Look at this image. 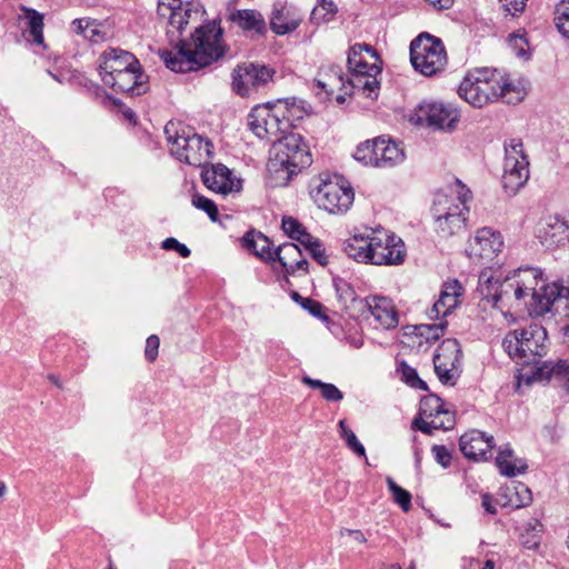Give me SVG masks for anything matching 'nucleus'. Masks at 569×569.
I'll return each mask as SVG.
<instances>
[{
	"label": "nucleus",
	"instance_id": "1",
	"mask_svg": "<svg viewBox=\"0 0 569 569\" xmlns=\"http://www.w3.org/2000/svg\"><path fill=\"white\" fill-rule=\"evenodd\" d=\"M158 14L168 18L167 37L171 49H160L159 58L173 72L198 71L213 62V20L198 26L189 38L184 27L198 10L188 0H158Z\"/></svg>",
	"mask_w": 569,
	"mask_h": 569
},
{
	"label": "nucleus",
	"instance_id": "2",
	"mask_svg": "<svg viewBox=\"0 0 569 569\" xmlns=\"http://www.w3.org/2000/svg\"><path fill=\"white\" fill-rule=\"evenodd\" d=\"M478 289L485 299L501 311L523 307L531 316L549 312L556 299V284H546L541 270L536 268H519L505 278L482 272Z\"/></svg>",
	"mask_w": 569,
	"mask_h": 569
},
{
	"label": "nucleus",
	"instance_id": "3",
	"mask_svg": "<svg viewBox=\"0 0 569 569\" xmlns=\"http://www.w3.org/2000/svg\"><path fill=\"white\" fill-rule=\"evenodd\" d=\"M458 94L476 108L498 99L516 104L525 98L523 90L505 71L490 68L469 70L458 88Z\"/></svg>",
	"mask_w": 569,
	"mask_h": 569
},
{
	"label": "nucleus",
	"instance_id": "4",
	"mask_svg": "<svg viewBox=\"0 0 569 569\" xmlns=\"http://www.w3.org/2000/svg\"><path fill=\"white\" fill-rule=\"evenodd\" d=\"M164 134L170 153L179 161L201 168L202 183L213 191V164L211 162V141L194 133L180 121H169Z\"/></svg>",
	"mask_w": 569,
	"mask_h": 569
},
{
	"label": "nucleus",
	"instance_id": "5",
	"mask_svg": "<svg viewBox=\"0 0 569 569\" xmlns=\"http://www.w3.org/2000/svg\"><path fill=\"white\" fill-rule=\"evenodd\" d=\"M348 84L352 90L370 99H377L380 90L378 76L381 74V60L375 49L366 43H356L348 52Z\"/></svg>",
	"mask_w": 569,
	"mask_h": 569
},
{
	"label": "nucleus",
	"instance_id": "6",
	"mask_svg": "<svg viewBox=\"0 0 569 569\" xmlns=\"http://www.w3.org/2000/svg\"><path fill=\"white\" fill-rule=\"evenodd\" d=\"M502 347L518 365H538L548 351L547 330L540 323L531 322L509 331L502 340Z\"/></svg>",
	"mask_w": 569,
	"mask_h": 569
},
{
	"label": "nucleus",
	"instance_id": "7",
	"mask_svg": "<svg viewBox=\"0 0 569 569\" xmlns=\"http://www.w3.org/2000/svg\"><path fill=\"white\" fill-rule=\"evenodd\" d=\"M311 163L309 146L300 134L289 131L279 141L272 143L268 169L271 172L286 173L282 178L286 183Z\"/></svg>",
	"mask_w": 569,
	"mask_h": 569
},
{
	"label": "nucleus",
	"instance_id": "8",
	"mask_svg": "<svg viewBox=\"0 0 569 569\" xmlns=\"http://www.w3.org/2000/svg\"><path fill=\"white\" fill-rule=\"evenodd\" d=\"M310 196L319 209L330 214H345L355 200V191L343 177L320 173L311 181Z\"/></svg>",
	"mask_w": 569,
	"mask_h": 569
},
{
	"label": "nucleus",
	"instance_id": "9",
	"mask_svg": "<svg viewBox=\"0 0 569 569\" xmlns=\"http://www.w3.org/2000/svg\"><path fill=\"white\" fill-rule=\"evenodd\" d=\"M457 198L446 194L437 196L432 214L436 220V229L443 237L452 236L465 228L469 208L468 201L471 200V191L460 181L456 180Z\"/></svg>",
	"mask_w": 569,
	"mask_h": 569
},
{
	"label": "nucleus",
	"instance_id": "10",
	"mask_svg": "<svg viewBox=\"0 0 569 569\" xmlns=\"http://www.w3.org/2000/svg\"><path fill=\"white\" fill-rule=\"evenodd\" d=\"M410 61L421 74L436 76L443 71L448 61L443 42L427 32L420 33L410 43Z\"/></svg>",
	"mask_w": 569,
	"mask_h": 569
},
{
	"label": "nucleus",
	"instance_id": "11",
	"mask_svg": "<svg viewBox=\"0 0 569 569\" xmlns=\"http://www.w3.org/2000/svg\"><path fill=\"white\" fill-rule=\"evenodd\" d=\"M282 113L281 104H257L248 114V128L259 139L274 143L289 132V122L282 119Z\"/></svg>",
	"mask_w": 569,
	"mask_h": 569
},
{
	"label": "nucleus",
	"instance_id": "12",
	"mask_svg": "<svg viewBox=\"0 0 569 569\" xmlns=\"http://www.w3.org/2000/svg\"><path fill=\"white\" fill-rule=\"evenodd\" d=\"M355 159L366 166L391 168L405 159L403 150L391 139L378 137L360 143L353 154Z\"/></svg>",
	"mask_w": 569,
	"mask_h": 569
},
{
	"label": "nucleus",
	"instance_id": "13",
	"mask_svg": "<svg viewBox=\"0 0 569 569\" xmlns=\"http://www.w3.org/2000/svg\"><path fill=\"white\" fill-rule=\"evenodd\" d=\"M274 74L273 68L258 62L238 67L232 72V89L240 97L250 98L269 89Z\"/></svg>",
	"mask_w": 569,
	"mask_h": 569
},
{
	"label": "nucleus",
	"instance_id": "14",
	"mask_svg": "<svg viewBox=\"0 0 569 569\" xmlns=\"http://www.w3.org/2000/svg\"><path fill=\"white\" fill-rule=\"evenodd\" d=\"M409 120L415 126L452 130L459 121V113L441 102H422L412 111Z\"/></svg>",
	"mask_w": 569,
	"mask_h": 569
},
{
	"label": "nucleus",
	"instance_id": "15",
	"mask_svg": "<svg viewBox=\"0 0 569 569\" xmlns=\"http://www.w3.org/2000/svg\"><path fill=\"white\" fill-rule=\"evenodd\" d=\"M406 257L407 250L401 238L387 231L372 232L371 264L399 266Z\"/></svg>",
	"mask_w": 569,
	"mask_h": 569
},
{
	"label": "nucleus",
	"instance_id": "16",
	"mask_svg": "<svg viewBox=\"0 0 569 569\" xmlns=\"http://www.w3.org/2000/svg\"><path fill=\"white\" fill-rule=\"evenodd\" d=\"M461 349L457 339L443 340L433 356L437 377L445 385L453 386L460 375Z\"/></svg>",
	"mask_w": 569,
	"mask_h": 569
},
{
	"label": "nucleus",
	"instance_id": "17",
	"mask_svg": "<svg viewBox=\"0 0 569 569\" xmlns=\"http://www.w3.org/2000/svg\"><path fill=\"white\" fill-rule=\"evenodd\" d=\"M315 86L321 90L316 92L320 100L329 99L337 90L343 91L346 94L358 92L348 84V78L345 79L341 67L335 64L322 66L319 69Z\"/></svg>",
	"mask_w": 569,
	"mask_h": 569
},
{
	"label": "nucleus",
	"instance_id": "18",
	"mask_svg": "<svg viewBox=\"0 0 569 569\" xmlns=\"http://www.w3.org/2000/svg\"><path fill=\"white\" fill-rule=\"evenodd\" d=\"M303 21V14L293 4L276 2L270 14V29L277 36L295 32Z\"/></svg>",
	"mask_w": 569,
	"mask_h": 569
},
{
	"label": "nucleus",
	"instance_id": "19",
	"mask_svg": "<svg viewBox=\"0 0 569 569\" xmlns=\"http://www.w3.org/2000/svg\"><path fill=\"white\" fill-rule=\"evenodd\" d=\"M459 447L469 460H487L491 457L495 439L480 430H470L460 437Z\"/></svg>",
	"mask_w": 569,
	"mask_h": 569
},
{
	"label": "nucleus",
	"instance_id": "20",
	"mask_svg": "<svg viewBox=\"0 0 569 569\" xmlns=\"http://www.w3.org/2000/svg\"><path fill=\"white\" fill-rule=\"evenodd\" d=\"M368 309L377 323L383 329H393L398 326V311L390 298L383 296L367 297L360 302L359 311Z\"/></svg>",
	"mask_w": 569,
	"mask_h": 569
},
{
	"label": "nucleus",
	"instance_id": "21",
	"mask_svg": "<svg viewBox=\"0 0 569 569\" xmlns=\"http://www.w3.org/2000/svg\"><path fill=\"white\" fill-rule=\"evenodd\" d=\"M99 61V74L102 80H104V76H113L131 68H139L140 64L132 53L116 48L103 51Z\"/></svg>",
	"mask_w": 569,
	"mask_h": 569
},
{
	"label": "nucleus",
	"instance_id": "22",
	"mask_svg": "<svg viewBox=\"0 0 569 569\" xmlns=\"http://www.w3.org/2000/svg\"><path fill=\"white\" fill-rule=\"evenodd\" d=\"M462 295L463 288L458 280L446 282L438 300L427 311L429 319L437 320L450 315L460 303Z\"/></svg>",
	"mask_w": 569,
	"mask_h": 569
},
{
	"label": "nucleus",
	"instance_id": "23",
	"mask_svg": "<svg viewBox=\"0 0 569 569\" xmlns=\"http://www.w3.org/2000/svg\"><path fill=\"white\" fill-rule=\"evenodd\" d=\"M503 247V240L499 231L485 227L477 230L470 241V251L473 256L482 259H493Z\"/></svg>",
	"mask_w": 569,
	"mask_h": 569
},
{
	"label": "nucleus",
	"instance_id": "24",
	"mask_svg": "<svg viewBox=\"0 0 569 569\" xmlns=\"http://www.w3.org/2000/svg\"><path fill=\"white\" fill-rule=\"evenodd\" d=\"M276 261H279L287 274L298 271L308 272L309 262L303 257L300 247L293 242H284L274 250Z\"/></svg>",
	"mask_w": 569,
	"mask_h": 569
},
{
	"label": "nucleus",
	"instance_id": "25",
	"mask_svg": "<svg viewBox=\"0 0 569 569\" xmlns=\"http://www.w3.org/2000/svg\"><path fill=\"white\" fill-rule=\"evenodd\" d=\"M244 180L232 169L222 163H216V194L222 198H234L243 190Z\"/></svg>",
	"mask_w": 569,
	"mask_h": 569
},
{
	"label": "nucleus",
	"instance_id": "26",
	"mask_svg": "<svg viewBox=\"0 0 569 569\" xmlns=\"http://www.w3.org/2000/svg\"><path fill=\"white\" fill-rule=\"evenodd\" d=\"M529 178V160H506L503 166L502 183L507 191H518Z\"/></svg>",
	"mask_w": 569,
	"mask_h": 569
},
{
	"label": "nucleus",
	"instance_id": "27",
	"mask_svg": "<svg viewBox=\"0 0 569 569\" xmlns=\"http://www.w3.org/2000/svg\"><path fill=\"white\" fill-rule=\"evenodd\" d=\"M539 238L541 243L547 247L562 244L569 240V227L562 219L549 218L539 229Z\"/></svg>",
	"mask_w": 569,
	"mask_h": 569
},
{
	"label": "nucleus",
	"instance_id": "28",
	"mask_svg": "<svg viewBox=\"0 0 569 569\" xmlns=\"http://www.w3.org/2000/svg\"><path fill=\"white\" fill-rule=\"evenodd\" d=\"M342 249L349 258H352L358 262L370 263V254L372 250V233H355L353 236L343 241Z\"/></svg>",
	"mask_w": 569,
	"mask_h": 569
},
{
	"label": "nucleus",
	"instance_id": "29",
	"mask_svg": "<svg viewBox=\"0 0 569 569\" xmlns=\"http://www.w3.org/2000/svg\"><path fill=\"white\" fill-rule=\"evenodd\" d=\"M141 67L131 68L113 76H104L103 83L112 88L116 92H133L141 83Z\"/></svg>",
	"mask_w": 569,
	"mask_h": 569
},
{
	"label": "nucleus",
	"instance_id": "30",
	"mask_svg": "<svg viewBox=\"0 0 569 569\" xmlns=\"http://www.w3.org/2000/svg\"><path fill=\"white\" fill-rule=\"evenodd\" d=\"M242 246L264 261H276L270 239L259 231H248L242 238Z\"/></svg>",
	"mask_w": 569,
	"mask_h": 569
},
{
	"label": "nucleus",
	"instance_id": "31",
	"mask_svg": "<svg viewBox=\"0 0 569 569\" xmlns=\"http://www.w3.org/2000/svg\"><path fill=\"white\" fill-rule=\"evenodd\" d=\"M446 327L447 322L416 326L411 337L412 346H416L419 350H427L445 335Z\"/></svg>",
	"mask_w": 569,
	"mask_h": 569
},
{
	"label": "nucleus",
	"instance_id": "32",
	"mask_svg": "<svg viewBox=\"0 0 569 569\" xmlns=\"http://www.w3.org/2000/svg\"><path fill=\"white\" fill-rule=\"evenodd\" d=\"M496 463L501 475L506 477H515L523 473L528 466L522 459L515 458L513 450L510 445H503L499 448Z\"/></svg>",
	"mask_w": 569,
	"mask_h": 569
},
{
	"label": "nucleus",
	"instance_id": "33",
	"mask_svg": "<svg viewBox=\"0 0 569 569\" xmlns=\"http://www.w3.org/2000/svg\"><path fill=\"white\" fill-rule=\"evenodd\" d=\"M541 377L556 380L567 392H569V360L558 359L543 361L538 367Z\"/></svg>",
	"mask_w": 569,
	"mask_h": 569
},
{
	"label": "nucleus",
	"instance_id": "34",
	"mask_svg": "<svg viewBox=\"0 0 569 569\" xmlns=\"http://www.w3.org/2000/svg\"><path fill=\"white\" fill-rule=\"evenodd\" d=\"M231 19L246 32L252 34L264 36L267 24L262 14L256 10H238L232 13Z\"/></svg>",
	"mask_w": 569,
	"mask_h": 569
},
{
	"label": "nucleus",
	"instance_id": "35",
	"mask_svg": "<svg viewBox=\"0 0 569 569\" xmlns=\"http://www.w3.org/2000/svg\"><path fill=\"white\" fill-rule=\"evenodd\" d=\"M273 103L281 104L283 111L282 119L288 120L289 131H291L296 121L303 119L311 111V107L305 100L296 97L278 99Z\"/></svg>",
	"mask_w": 569,
	"mask_h": 569
},
{
	"label": "nucleus",
	"instance_id": "36",
	"mask_svg": "<svg viewBox=\"0 0 569 569\" xmlns=\"http://www.w3.org/2000/svg\"><path fill=\"white\" fill-rule=\"evenodd\" d=\"M333 287L337 299L342 309L347 311H359L360 302H363V300L358 299L356 290L351 283L342 278H333Z\"/></svg>",
	"mask_w": 569,
	"mask_h": 569
},
{
	"label": "nucleus",
	"instance_id": "37",
	"mask_svg": "<svg viewBox=\"0 0 569 569\" xmlns=\"http://www.w3.org/2000/svg\"><path fill=\"white\" fill-rule=\"evenodd\" d=\"M24 18L32 42L37 44L43 43V16L36 9L24 8Z\"/></svg>",
	"mask_w": 569,
	"mask_h": 569
},
{
	"label": "nucleus",
	"instance_id": "38",
	"mask_svg": "<svg viewBox=\"0 0 569 569\" xmlns=\"http://www.w3.org/2000/svg\"><path fill=\"white\" fill-rule=\"evenodd\" d=\"M337 10L332 0H318L317 6L311 11L310 21L315 24L329 22L333 20Z\"/></svg>",
	"mask_w": 569,
	"mask_h": 569
},
{
	"label": "nucleus",
	"instance_id": "39",
	"mask_svg": "<svg viewBox=\"0 0 569 569\" xmlns=\"http://www.w3.org/2000/svg\"><path fill=\"white\" fill-rule=\"evenodd\" d=\"M447 421H438V419L430 418V421L425 420L421 417L415 418L412 421V429L419 430L426 435H432L433 430H449L453 427V419L451 416H447Z\"/></svg>",
	"mask_w": 569,
	"mask_h": 569
},
{
	"label": "nucleus",
	"instance_id": "40",
	"mask_svg": "<svg viewBox=\"0 0 569 569\" xmlns=\"http://www.w3.org/2000/svg\"><path fill=\"white\" fill-rule=\"evenodd\" d=\"M397 372L408 386L419 390H428L427 383L419 378L417 370L405 360L397 362Z\"/></svg>",
	"mask_w": 569,
	"mask_h": 569
},
{
	"label": "nucleus",
	"instance_id": "41",
	"mask_svg": "<svg viewBox=\"0 0 569 569\" xmlns=\"http://www.w3.org/2000/svg\"><path fill=\"white\" fill-rule=\"evenodd\" d=\"M340 437L346 441L347 447L360 457H366V450L362 443L358 440L355 432L347 426L346 420H340L338 423Z\"/></svg>",
	"mask_w": 569,
	"mask_h": 569
},
{
	"label": "nucleus",
	"instance_id": "42",
	"mask_svg": "<svg viewBox=\"0 0 569 569\" xmlns=\"http://www.w3.org/2000/svg\"><path fill=\"white\" fill-rule=\"evenodd\" d=\"M443 410L445 407L442 400L439 397L431 395L421 400L419 413L426 418L438 419Z\"/></svg>",
	"mask_w": 569,
	"mask_h": 569
},
{
	"label": "nucleus",
	"instance_id": "43",
	"mask_svg": "<svg viewBox=\"0 0 569 569\" xmlns=\"http://www.w3.org/2000/svg\"><path fill=\"white\" fill-rule=\"evenodd\" d=\"M291 298L293 301L298 302L305 310H308L310 315L313 317L321 319L323 321L328 320V316L325 313V308L322 303L311 298H303L297 291L291 292Z\"/></svg>",
	"mask_w": 569,
	"mask_h": 569
},
{
	"label": "nucleus",
	"instance_id": "44",
	"mask_svg": "<svg viewBox=\"0 0 569 569\" xmlns=\"http://www.w3.org/2000/svg\"><path fill=\"white\" fill-rule=\"evenodd\" d=\"M555 23L558 31L569 39V0H561L555 11Z\"/></svg>",
	"mask_w": 569,
	"mask_h": 569
},
{
	"label": "nucleus",
	"instance_id": "45",
	"mask_svg": "<svg viewBox=\"0 0 569 569\" xmlns=\"http://www.w3.org/2000/svg\"><path fill=\"white\" fill-rule=\"evenodd\" d=\"M389 491L392 493L393 500L407 512L411 509V493L398 486L392 478H387Z\"/></svg>",
	"mask_w": 569,
	"mask_h": 569
},
{
	"label": "nucleus",
	"instance_id": "46",
	"mask_svg": "<svg viewBox=\"0 0 569 569\" xmlns=\"http://www.w3.org/2000/svg\"><path fill=\"white\" fill-rule=\"evenodd\" d=\"M93 23V20L79 18L72 21V28L77 34L82 36L84 39L90 41H94V38L99 34V31L94 28H91Z\"/></svg>",
	"mask_w": 569,
	"mask_h": 569
},
{
	"label": "nucleus",
	"instance_id": "47",
	"mask_svg": "<svg viewBox=\"0 0 569 569\" xmlns=\"http://www.w3.org/2000/svg\"><path fill=\"white\" fill-rule=\"evenodd\" d=\"M505 161L512 160H521L522 158H528L523 152V144L521 139L511 138L505 142Z\"/></svg>",
	"mask_w": 569,
	"mask_h": 569
},
{
	"label": "nucleus",
	"instance_id": "48",
	"mask_svg": "<svg viewBox=\"0 0 569 569\" xmlns=\"http://www.w3.org/2000/svg\"><path fill=\"white\" fill-rule=\"evenodd\" d=\"M282 230L289 238L296 240L298 236H301L306 228L297 219L292 217H283Z\"/></svg>",
	"mask_w": 569,
	"mask_h": 569
},
{
	"label": "nucleus",
	"instance_id": "49",
	"mask_svg": "<svg viewBox=\"0 0 569 569\" xmlns=\"http://www.w3.org/2000/svg\"><path fill=\"white\" fill-rule=\"evenodd\" d=\"M161 248L167 251L174 250L182 258H188L191 254L190 249L184 243L179 242L172 237L166 238L161 243Z\"/></svg>",
	"mask_w": 569,
	"mask_h": 569
},
{
	"label": "nucleus",
	"instance_id": "50",
	"mask_svg": "<svg viewBox=\"0 0 569 569\" xmlns=\"http://www.w3.org/2000/svg\"><path fill=\"white\" fill-rule=\"evenodd\" d=\"M191 202L197 209L204 211L209 219L213 221V201L211 199L196 192Z\"/></svg>",
	"mask_w": 569,
	"mask_h": 569
},
{
	"label": "nucleus",
	"instance_id": "51",
	"mask_svg": "<svg viewBox=\"0 0 569 569\" xmlns=\"http://www.w3.org/2000/svg\"><path fill=\"white\" fill-rule=\"evenodd\" d=\"M160 340L157 335H151L146 340L144 356L149 362H153L158 357Z\"/></svg>",
	"mask_w": 569,
	"mask_h": 569
},
{
	"label": "nucleus",
	"instance_id": "52",
	"mask_svg": "<svg viewBox=\"0 0 569 569\" xmlns=\"http://www.w3.org/2000/svg\"><path fill=\"white\" fill-rule=\"evenodd\" d=\"M431 451L435 456L436 461L443 468H448L451 465V453L445 446L435 445Z\"/></svg>",
	"mask_w": 569,
	"mask_h": 569
},
{
	"label": "nucleus",
	"instance_id": "53",
	"mask_svg": "<svg viewBox=\"0 0 569 569\" xmlns=\"http://www.w3.org/2000/svg\"><path fill=\"white\" fill-rule=\"evenodd\" d=\"M307 251L320 266H326L328 263L326 249L319 239L313 242V244L309 247Z\"/></svg>",
	"mask_w": 569,
	"mask_h": 569
},
{
	"label": "nucleus",
	"instance_id": "54",
	"mask_svg": "<svg viewBox=\"0 0 569 569\" xmlns=\"http://www.w3.org/2000/svg\"><path fill=\"white\" fill-rule=\"evenodd\" d=\"M320 391L327 401H340L343 399V393L332 383L325 382Z\"/></svg>",
	"mask_w": 569,
	"mask_h": 569
},
{
	"label": "nucleus",
	"instance_id": "55",
	"mask_svg": "<svg viewBox=\"0 0 569 569\" xmlns=\"http://www.w3.org/2000/svg\"><path fill=\"white\" fill-rule=\"evenodd\" d=\"M505 10L512 17L525 10L527 0H500Z\"/></svg>",
	"mask_w": 569,
	"mask_h": 569
},
{
	"label": "nucleus",
	"instance_id": "56",
	"mask_svg": "<svg viewBox=\"0 0 569 569\" xmlns=\"http://www.w3.org/2000/svg\"><path fill=\"white\" fill-rule=\"evenodd\" d=\"M214 57L216 62L224 58L227 54V46L222 41V29L216 26V42H214Z\"/></svg>",
	"mask_w": 569,
	"mask_h": 569
},
{
	"label": "nucleus",
	"instance_id": "57",
	"mask_svg": "<svg viewBox=\"0 0 569 569\" xmlns=\"http://www.w3.org/2000/svg\"><path fill=\"white\" fill-rule=\"evenodd\" d=\"M523 493V497L519 499V502L516 505L517 507L526 506L531 501V492L525 485H519L516 487V493Z\"/></svg>",
	"mask_w": 569,
	"mask_h": 569
},
{
	"label": "nucleus",
	"instance_id": "58",
	"mask_svg": "<svg viewBox=\"0 0 569 569\" xmlns=\"http://www.w3.org/2000/svg\"><path fill=\"white\" fill-rule=\"evenodd\" d=\"M318 238H315L312 234H310L307 229L301 233V236H298L296 241L300 243L307 250L309 247L316 242Z\"/></svg>",
	"mask_w": 569,
	"mask_h": 569
},
{
	"label": "nucleus",
	"instance_id": "59",
	"mask_svg": "<svg viewBox=\"0 0 569 569\" xmlns=\"http://www.w3.org/2000/svg\"><path fill=\"white\" fill-rule=\"evenodd\" d=\"M481 505L488 513H490V515L497 513V509L492 503V499H491L490 495H488V493L482 495Z\"/></svg>",
	"mask_w": 569,
	"mask_h": 569
},
{
	"label": "nucleus",
	"instance_id": "60",
	"mask_svg": "<svg viewBox=\"0 0 569 569\" xmlns=\"http://www.w3.org/2000/svg\"><path fill=\"white\" fill-rule=\"evenodd\" d=\"M349 536L360 543L367 542V538L361 530L358 529H343Z\"/></svg>",
	"mask_w": 569,
	"mask_h": 569
},
{
	"label": "nucleus",
	"instance_id": "61",
	"mask_svg": "<svg viewBox=\"0 0 569 569\" xmlns=\"http://www.w3.org/2000/svg\"><path fill=\"white\" fill-rule=\"evenodd\" d=\"M426 1L438 9H448L453 3V0H426Z\"/></svg>",
	"mask_w": 569,
	"mask_h": 569
},
{
	"label": "nucleus",
	"instance_id": "62",
	"mask_svg": "<svg viewBox=\"0 0 569 569\" xmlns=\"http://www.w3.org/2000/svg\"><path fill=\"white\" fill-rule=\"evenodd\" d=\"M303 382L306 385H308L309 387H311L313 389H319V390H321L322 386L325 385V382L317 380V379H311L309 377H305Z\"/></svg>",
	"mask_w": 569,
	"mask_h": 569
},
{
	"label": "nucleus",
	"instance_id": "63",
	"mask_svg": "<svg viewBox=\"0 0 569 569\" xmlns=\"http://www.w3.org/2000/svg\"><path fill=\"white\" fill-rule=\"evenodd\" d=\"M348 342L355 348H360L363 343V340L361 336H353L348 338Z\"/></svg>",
	"mask_w": 569,
	"mask_h": 569
},
{
	"label": "nucleus",
	"instance_id": "64",
	"mask_svg": "<svg viewBox=\"0 0 569 569\" xmlns=\"http://www.w3.org/2000/svg\"><path fill=\"white\" fill-rule=\"evenodd\" d=\"M563 342L569 346V326H566L563 329Z\"/></svg>",
	"mask_w": 569,
	"mask_h": 569
}]
</instances>
